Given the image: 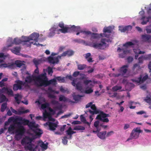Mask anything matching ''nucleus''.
I'll use <instances>...</instances> for the list:
<instances>
[{
    "mask_svg": "<svg viewBox=\"0 0 151 151\" xmlns=\"http://www.w3.org/2000/svg\"><path fill=\"white\" fill-rule=\"evenodd\" d=\"M111 41L109 39L105 38H102L101 40L100 43L98 42H93L91 43L92 47L100 50H103L108 46L106 42H111Z\"/></svg>",
    "mask_w": 151,
    "mask_h": 151,
    "instance_id": "f257e3e1",
    "label": "nucleus"
},
{
    "mask_svg": "<svg viewBox=\"0 0 151 151\" xmlns=\"http://www.w3.org/2000/svg\"><path fill=\"white\" fill-rule=\"evenodd\" d=\"M35 77L36 80L35 84H37V82L39 83V84H37L38 86H44L45 87L47 86V78L45 73H42Z\"/></svg>",
    "mask_w": 151,
    "mask_h": 151,
    "instance_id": "f03ea898",
    "label": "nucleus"
},
{
    "mask_svg": "<svg viewBox=\"0 0 151 151\" xmlns=\"http://www.w3.org/2000/svg\"><path fill=\"white\" fill-rule=\"evenodd\" d=\"M35 139L34 138H31L28 136H26L23 138L21 142L22 145H28L26 147L27 148L28 150H31L32 147L35 146V145L32 144V142Z\"/></svg>",
    "mask_w": 151,
    "mask_h": 151,
    "instance_id": "7ed1b4c3",
    "label": "nucleus"
},
{
    "mask_svg": "<svg viewBox=\"0 0 151 151\" xmlns=\"http://www.w3.org/2000/svg\"><path fill=\"white\" fill-rule=\"evenodd\" d=\"M142 132V131L139 128H136L134 129L130 134L129 138L127 139V141L137 139L139 137V134Z\"/></svg>",
    "mask_w": 151,
    "mask_h": 151,
    "instance_id": "20e7f679",
    "label": "nucleus"
},
{
    "mask_svg": "<svg viewBox=\"0 0 151 151\" xmlns=\"http://www.w3.org/2000/svg\"><path fill=\"white\" fill-rule=\"evenodd\" d=\"M109 116V114H106L103 111H101L99 114L97 115L96 119L99 120L103 122L108 123L109 122V120L106 117Z\"/></svg>",
    "mask_w": 151,
    "mask_h": 151,
    "instance_id": "39448f33",
    "label": "nucleus"
},
{
    "mask_svg": "<svg viewBox=\"0 0 151 151\" xmlns=\"http://www.w3.org/2000/svg\"><path fill=\"white\" fill-rule=\"evenodd\" d=\"M128 67L129 65H123L118 70V72L120 73H112V76L114 77H117L121 75L123 76L127 72Z\"/></svg>",
    "mask_w": 151,
    "mask_h": 151,
    "instance_id": "423d86ee",
    "label": "nucleus"
},
{
    "mask_svg": "<svg viewBox=\"0 0 151 151\" xmlns=\"http://www.w3.org/2000/svg\"><path fill=\"white\" fill-rule=\"evenodd\" d=\"M93 125L96 130V131L93 130V133H96L97 132H100L101 130V127L104 129H106L108 127L107 125H104V123H100L99 120L96 121L94 123Z\"/></svg>",
    "mask_w": 151,
    "mask_h": 151,
    "instance_id": "0eeeda50",
    "label": "nucleus"
},
{
    "mask_svg": "<svg viewBox=\"0 0 151 151\" xmlns=\"http://www.w3.org/2000/svg\"><path fill=\"white\" fill-rule=\"evenodd\" d=\"M15 122L17 124V125H26L28 124L29 120L23 119L22 117H20L16 118L15 119Z\"/></svg>",
    "mask_w": 151,
    "mask_h": 151,
    "instance_id": "6e6552de",
    "label": "nucleus"
},
{
    "mask_svg": "<svg viewBox=\"0 0 151 151\" xmlns=\"http://www.w3.org/2000/svg\"><path fill=\"white\" fill-rule=\"evenodd\" d=\"M61 57L60 55H58L57 57H53L50 56L47 58L48 62L51 64H54L58 63L59 62V59H60Z\"/></svg>",
    "mask_w": 151,
    "mask_h": 151,
    "instance_id": "1a4fd4ad",
    "label": "nucleus"
},
{
    "mask_svg": "<svg viewBox=\"0 0 151 151\" xmlns=\"http://www.w3.org/2000/svg\"><path fill=\"white\" fill-rule=\"evenodd\" d=\"M148 75H146L143 78L142 76L140 75L139 77L137 78V79H132V81L134 82H135L137 83H143L148 78Z\"/></svg>",
    "mask_w": 151,
    "mask_h": 151,
    "instance_id": "9d476101",
    "label": "nucleus"
},
{
    "mask_svg": "<svg viewBox=\"0 0 151 151\" xmlns=\"http://www.w3.org/2000/svg\"><path fill=\"white\" fill-rule=\"evenodd\" d=\"M18 127L15 131L16 134L22 136L25 132V129L24 127L21 125H17Z\"/></svg>",
    "mask_w": 151,
    "mask_h": 151,
    "instance_id": "9b49d317",
    "label": "nucleus"
},
{
    "mask_svg": "<svg viewBox=\"0 0 151 151\" xmlns=\"http://www.w3.org/2000/svg\"><path fill=\"white\" fill-rule=\"evenodd\" d=\"M35 77H36V76L31 75L27 76L25 78V82H24V83H25V85L30 84L33 82H35L36 83V80Z\"/></svg>",
    "mask_w": 151,
    "mask_h": 151,
    "instance_id": "f8f14e48",
    "label": "nucleus"
},
{
    "mask_svg": "<svg viewBox=\"0 0 151 151\" xmlns=\"http://www.w3.org/2000/svg\"><path fill=\"white\" fill-rule=\"evenodd\" d=\"M45 126H48L50 130L54 131L58 127V124L55 123L47 122L44 124Z\"/></svg>",
    "mask_w": 151,
    "mask_h": 151,
    "instance_id": "ddd939ff",
    "label": "nucleus"
},
{
    "mask_svg": "<svg viewBox=\"0 0 151 151\" xmlns=\"http://www.w3.org/2000/svg\"><path fill=\"white\" fill-rule=\"evenodd\" d=\"M91 109L93 110L92 111L91 109H89L88 111H87V112H89L92 115L94 114H97L99 113V111L97 109V108L95 104H92L91 105Z\"/></svg>",
    "mask_w": 151,
    "mask_h": 151,
    "instance_id": "4468645a",
    "label": "nucleus"
},
{
    "mask_svg": "<svg viewBox=\"0 0 151 151\" xmlns=\"http://www.w3.org/2000/svg\"><path fill=\"white\" fill-rule=\"evenodd\" d=\"M90 35H91L90 40L91 41H92V42L90 44L91 45V47H92V46L91 44V43H92V42H95L96 41H93V39H98L100 37V36H101V37L103 36V34L102 33H101L100 34H99L97 33H95L91 32V34H90ZM96 41L97 42V41Z\"/></svg>",
    "mask_w": 151,
    "mask_h": 151,
    "instance_id": "2eb2a0df",
    "label": "nucleus"
},
{
    "mask_svg": "<svg viewBox=\"0 0 151 151\" xmlns=\"http://www.w3.org/2000/svg\"><path fill=\"white\" fill-rule=\"evenodd\" d=\"M112 27L111 26L104 27L103 29V32H104L103 35H104V36L106 37H109L110 35L106 34V33L107 32L109 33H111L112 31Z\"/></svg>",
    "mask_w": 151,
    "mask_h": 151,
    "instance_id": "dca6fc26",
    "label": "nucleus"
},
{
    "mask_svg": "<svg viewBox=\"0 0 151 151\" xmlns=\"http://www.w3.org/2000/svg\"><path fill=\"white\" fill-rule=\"evenodd\" d=\"M76 80L74 79L73 80V81L71 83L72 85L76 87V89L78 91H81L82 90V87L81 86V83L80 82H78L76 84Z\"/></svg>",
    "mask_w": 151,
    "mask_h": 151,
    "instance_id": "f3484780",
    "label": "nucleus"
},
{
    "mask_svg": "<svg viewBox=\"0 0 151 151\" xmlns=\"http://www.w3.org/2000/svg\"><path fill=\"white\" fill-rule=\"evenodd\" d=\"M10 109L13 113L17 115H21L29 112V109H27L23 111L19 110L17 111V110L13 109L12 107H10Z\"/></svg>",
    "mask_w": 151,
    "mask_h": 151,
    "instance_id": "a211bd4d",
    "label": "nucleus"
},
{
    "mask_svg": "<svg viewBox=\"0 0 151 151\" xmlns=\"http://www.w3.org/2000/svg\"><path fill=\"white\" fill-rule=\"evenodd\" d=\"M39 37V34L36 33H33L29 36L30 39L31 40L35 41L36 42H38V38Z\"/></svg>",
    "mask_w": 151,
    "mask_h": 151,
    "instance_id": "6ab92c4d",
    "label": "nucleus"
},
{
    "mask_svg": "<svg viewBox=\"0 0 151 151\" xmlns=\"http://www.w3.org/2000/svg\"><path fill=\"white\" fill-rule=\"evenodd\" d=\"M141 68L139 64L136 63L134 64L132 68L133 71H134L133 73V74L135 75L138 73V71Z\"/></svg>",
    "mask_w": 151,
    "mask_h": 151,
    "instance_id": "aec40b11",
    "label": "nucleus"
},
{
    "mask_svg": "<svg viewBox=\"0 0 151 151\" xmlns=\"http://www.w3.org/2000/svg\"><path fill=\"white\" fill-rule=\"evenodd\" d=\"M96 133L98 137L101 139H106V131L97 132Z\"/></svg>",
    "mask_w": 151,
    "mask_h": 151,
    "instance_id": "412c9836",
    "label": "nucleus"
},
{
    "mask_svg": "<svg viewBox=\"0 0 151 151\" xmlns=\"http://www.w3.org/2000/svg\"><path fill=\"white\" fill-rule=\"evenodd\" d=\"M119 29L121 32H125L127 31L131 30L132 29V27L131 25H128L125 27L119 26Z\"/></svg>",
    "mask_w": 151,
    "mask_h": 151,
    "instance_id": "4be33fe9",
    "label": "nucleus"
},
{
    "mask_svg": "<svg viewBox=\"0 0 151 151\" xmlns=\"http://www.w3.org/2000/svg\"><path fill=\"white\" fill-rule=\"evenodd\" d=\"M74 54V52L73 50H69L64 52L60 55V56L61 57L62 56H65L66 55L70 56L73 55Z\"/></svg>",
    "mask_w": 151,
    "mask_h": 151,
    "instance_id": "5701e85b",
    "label": "nucleus"
},
{
    "mask_svg": "<svg viewBox=\"0 0 151 151\" xmlns=\"http://www.w3.org/2000/svg\"><path fill=\"white\" fill-rule=\"evenodd\" d=\"M14 65H16L17 67L20 68L21 66L24 67V69H26V66L25 64L23 63L20 60H16L15 61Z\"/></svg>",
    "mask_w": 151,
    "mask_h": 151,
    "instance_id": "b1692460",
    "label": "nucleus"
},
{
    "mask_svg": "<svg viewBox=\"0 0 151 151\" xmlns=\"http://www.w3.org/2000/svg\"><path fill=\"white\" fill-rule=\"evenodd\" d=\"M22 37L23 38L24 40H22V42H24V45L26 44V42H28L29 43V44L27 45V47H29V46H30L31 44L33 43V42H29V41L30 40H31V39H30L29 36V37Z\"/></svg>",
    "mask_w": 151,
    "mask_h": 151,
    "instance_id": "393cba45",
    "label": "nucleus"
},
{
    "mask_svg": "<svg viewBox=\"0 0 151 151\" xmlns=\"http://www.w3.org/2000/svg\"><path fill=\"white\" fill-rule=\"evenodd\" d=\"M151 38V36L149 35L145 34L142 35L141 38L143 42H147Z\"/></svg>",
    "mask_w": 151,
    "mask_h": 151,
    "instance_id": "a878e982",
    "label": "nucleus"
},
{
    "mask_svg": "<svg viewBox=\"0 0 151 151\" xmlns=\"http://www.w3.org/2000/svg\"><path fill=\"white\" fill-rule=\"evenodd\" d=\"M37 143V145H38V147L39 146H40L42 148H43L45 150L47 148L48 144L47 145L45 144L41 140L38 141Z\"/></svg>",
    "mask_w": 151,
    "mask_h": 151,
    "instance_id": "bb28decb",
    "label": "nucleus"
},
{
    "mask_svg": "<svg viewBox=\"0 0 151 151\" xmlns=\"http://www.w3.org/2000/svg\"><path fill=\"white\" fill-rule=\"evenodd\" d=\"M80 27L79 26H75L74 25H73L70 27V32H78L80 30Z\"/></svg>",
    "mask_w": 151,
    "mask_h": 151,
    "instance_id": "cd10ccee",
    "label": "nucleus"
},
{
    "mask_svg": "<svg viewBox=\"0 0 151 151\" xmlns=\"http://www.w3.org/2000/svg\"><path fill=\"white\" fill-rule=\"evenodd\" d=\"M14 63L8 64L6 63H3L0 64V68L9 67L12 68L14 66Z\"/></svg>",
    "mask_w": 151,
    "mask_h": 151,
    "instance_id": "c85d7f7f",
    "label": "nucleus"
},
{
    "mask_svg": "<svg viewBox=\"0 0 151 151\" xmlns=\"http://www.w3.org/2000/svg\"><path fill=\"white\" fill-rule=\"evenodd\" d=\"M21 48L19 47H16L12 50V52L15 54L19 55V53Z\"/></svg>",
    "mask_w": 151,
    "mask_h": 151,
    "instance_id": "c756f323",
    "label": "nucleus"
},
{
    "mask_svg": "<svg viewBox=\"0 0 151 151\" xmlns=\"http://www.w3.org/2000/svg\"><path fill=\"white\" fill-rule=\"evenodd\" d=\"M150 18V17H143L141 19L142 21L141 22V24L142 25L146 24L149 22V19Z\"/></svg>",
    "mask_w": 151,
    "mask_h": 151,
    "instance_id": "7c9ffc66",
    "label": "nucleus"
},
{
    "mask_svg": "<svg viewBox=\"0 0 151 151\" xmlns=\"http://www.w3.org/2000/svg\"><path fill=\"white\" fill-rule=\"evenodd\" d=\"M43 116L45 118L48 117L50 120H52L53 121H55V119L53 118H52L51 116H50V114L47 112L46 111H45V112L44 113Z\"/></svg>",
    "mask_w": 151,
    "mask_h": 151,
    "instance_id": "2f4dec72",
    "label": "nucleus"
},
{
    "mask_svg": "<svg viewBox=\"0 0 151 151\" xmlns=\"http://www.w3.org/2000/svg\"><path fill=\"white\" fill-rule=\"evenodd\" d=\"M123 53L119 54V57L124 58L125 57L126 55L130 52V50H123Z\"/></svg>",
    "mask_w": 151,
    "mask_h": 151,
    "instance_id": "473e14b6",
    "label": "nucleus"
},
{
    "mask_svg": "<svg viewBox=\"0 0 151 151\" xmlns=\"http://www.w3.org/2000/svg\"><path fill=\"white\" fill-rule=\"evenodd\" d=\"M70 27H65L64 28H62L61 30L62 31L61 33H65L67 32L70 33Z\"/></svg>",
    "mask_w": 151,
    "mask_h": 151,
    "instance_id": "72a5a7b5",
    "label": "nucleus"
},
{
    "mask_svg": "<svg viewBox=\"0 0 151 151\" xmlns=\"http://www.w3.org/2000/svg\"><path fill=\"white\" fill-rule=\"evenodd\" d=\"M134 44L131 42H126L125 44L123 45V46L127 48L128 47L132 46V47H134Z\"/></svg>",
    "mask_w": 151,
    "mask_h": 151,
    "instance_id": "f704fd0d",
    "label": "nucleus"
},
{
    "mask_svg": "<svg viewBox=\"0 0 151 151\" xmlns=\"http://www.w3.org/2000/svg\"><path fill=\"white\" fill-rule=\"evenodd\" d=\"M147 60V56L146 55H142L138 58V63H142L144 60Z\"/></svg>",
    "mask_w": 151,
    "mask_h": 151,
    "instance_id": "c9c22d12",
    "label": "nucleus"
},
{
    "mask_svg": "<svg viewBox=\"0 0 151 151\" xmlns=\"http://www.w3.org/2000/svg\"><path fill=\"white\" fill-rule=\"evenodd\" d=\"M17 85L19 88V89H22V86L25 85V83H24L21 81L18 80L16 82Z\"/></svg>",
    "mask_w": 151,
    "mask_h": 151,
    "instance_id": "e433bc0d",
    "label": "nucleus"
},
{
    "mask_svg": "<svg viewBox=\"0 0 151 151\" xmlns=\"http://www.w3.org/2000/svg\"><path fill=\"white\" fill-rule=\"evenodd\" d=\"M56 80L55 78L52 79L49 81H48L47 79V86L50 84L55 85L56 83Z\"/></svg>",
    "mask_w": 151,
    "mask_h": 151,
    "instance_id": "4c0bfd02",
    "label": "nucleus"
},
{
    "mask_svg": "<svg viewBox=\"0 0 151 151\" xmlns=\"http://www.w3.org/2000/svg\"><path fill=\"white\" fill-rule=\"evenodd\" d=\"M72 129L71 127H70L66 131V134L67 135L69 136V137L68 138V139H71L72 137Z\"/></svg>",
    "mask_w": 151,
    "mask_h": 151,
    "instance_id": "58836bf2",
    "label": "nucleus"
},
{
    "mask_svg": "<svg viewBox=\"0 0 151 151\" xmlns=\"http://www.w3.org/2000/svg\"><path fill=\"white\" fill-rule=\"evenodd\" d=\"M36 124L35 122H29L28 123L27 125L30 129H32L33 128H36L37 127L35 125Z\"/></svg>",
    "mask_w": 151,
    "mask_h": 151,
    "instance_id": "ea45409f",
    "label": "nucleus"
},
{
    "mask_svg": "<svg viewBox=\"0 0 151 151\" xmlns=\"http://www.w3.org/2000/svg\"><path fill=\"white\" fill-rule=\"evenodd\" d=\"M8 99L6 98V96L4 94L1 95L0 97V103H1L5 101L7 102Z\"/></svg>",
    "mask_w": 151,
    "mask_h": 151,
    "instance_id": "a19ab883",
    "label": "nucleus"
},
{
    "mask_svg": "<svg viewBox=\"0 0 151 151\" xmlns=\"http://www.w3.org/2000/svg\"><path fill=\"white\" fill-rule=\"evenodd\" d=\"M22 42V40L18 38H15L12 43V44H14L16 45H18Z\"/></svg>",
    "mask_w": 151,
    "mask_h": 151,
    "instance_id": "79ce46f5",
    "label": "nucleus"
},
{
    "mask_svg": "<svg viewBox=\"0 0 151 151\" xmlns=\"http://www.w3.org/2000/svg\"><path fill=\"white\" fill-rule=\"evenodd\" d=\"M56 28H53L51 29L50 30V32L49 34V36L50 37H52L55 34V32L56 31Z\"/></svg>",
    "mask_w": 151,
    "mask_h": 151,
    "instance_id": "37998d69",
    "label": "nucleus"
},
{
    "mask_svg": "<svg viewBox=\"0 0 151 151\" xmlns=\"http://www.w3.org/2000/svg\"><path fill=\"white\" fill-rule=\"evenodd\" d=\"M83 96L79 95L73 96V99L76 101H78L81 99V98Z\"/></svg>",
    "mask_w": 151,
    "mask_h": 151,
    "instance_id": "c03bdc74",
    "label": "nucleus"
},
{
    "mask_svg": "<svg viewBox=\"0 0 151 151\" xmlns=\"http://www.w3.org/2000/svg\"><path fill=\"white\" fill-rule=\"evenodd\" d=\"M7 103H4L2 104L1 107V111L4 112L6 109L7 106Z\"/></svg>",
    "mask_w": 151,
    "mask_h": 151,
    "instance_id": "a18cd8bd",
    "label": "nucleus"
},
{
    "mask_svg": "<svg viewBox=\"0 0 151 151\" xmlns=\"http://www.w3.org/2000/svg\"><path fill=\"white\" fill-rule=\"evenodd\" d=\"M86 65L85 64H78V69L80 70H83L86 68Z\"/></svg>",
    "mask_w": 151,
    "mask_h": 151,
    "instance_id": "49530a36",
    "label": "nucleus"
},
{
    "mask_svg": "<svg viewBox=\"0 0 151 151\" xmlns=\"http://www.w3.org/2000/svg\"><path fill=\"white\" fill-rule=\"evenodd\" d=\"M84 127L81 126H78L75 127L73 129L76 130H85Z\"/></svg>",
    "mask_w": 151,
    "mask_h": 151,
    "instance_id": "de8ad7c7",
    "label": "nucleus"
},
{
    "mask_svg": "<svg viewBox=\"0 0 151 151\" xmlns=\"http://www.w3.org/2000/svg\"><path fill=\"white\" fill-rule=\"evenodd\" d=\"M59 100L60 101L65 102L68 100V99L64 96L61 95L59 97Z\"/></svg>",
    "mask_w": 151,
    "mask_h": 151,
    "instance_id": "09e8293b",
    "label": "nucleus"
},
{
    "mask_svg": "<svg viewBox=\"0 0 151 151\" xmlns=\"http://www.w3.org/2000/svg\"><path fill=\"white\" fill-rule=\"evenodd\" d=\"M80 32L81 33H82V34L86 35L87 36L88 35H90V34H91V32H90V31H83V30H80Z\"/></svg>",
    "mask_w": 151,
    "mask_h": 151,
    "instance_id": "8fccbe9b",
    "label": "nucleus"
},
{
    "mask_svg": "<svg viewBox=\"0 0 151 151\" xmlns=\"http://www.w3.org/2000/svg\"><path fill=\"white\" fill-rule=\"evenodd\" d=\"M6 93L8 95L12 96H14L13 91L11 89H9L7 88V90Z\"/></svg>",
    "mask_w": 151,
    "mask_h": 151,
    "instance_id": "3c124183",
    "label": "nucleus"
},
{
    "mask_svg": "<svg viewBox=\"0 0 151 151\" xmlns=\"http://www.w3.org/2000/svg\"><path fill=\"white\" fill-rule=\"evenodd\" d=\"M55 79L59 81H61L63 83L65 82V78L64 77L62 78L60 76H58L56 77Z\"/></svg>",
    "mask_w": 151,
    "mask_h": 151,
    "instance_id": "603ef678",
    "label": "nucleus"
},
{
    "mask_svg": "<svg viewBox=\"0 0 151 151\" xmlns=\"http://www.w3.org/2000/svg\"><path fill=\"white\" fill-rule=\"evenodd\" d=\"M122 88V87L121 86H114L112 88V89L113 91H116L118 90L121 89Z\"/></svg>",
    "mask_w": 151,
    "mask_h": 151,
    "instance_id": "864d4df0",
    "label": "nucleus"
},
{
    "mask_svg": "<svg viewBox=\"0 0 151 151\" xmlns=\"http://www.w3.org/2000/svg\"><path fill=\"white\" fill-rule=\"evenodd\" d=\"M15 128V126L14 124H11L8 128V130L9 132L12 131Z\"/></svg>",
    "mask_w": 151,
    "mask_h": 151,
    "instance_id": "5fc2aeb1",
    "label": "nucleus"
},
{
    "mask_svg": "<svg viewBox=\"0 0 151 151\" xmlns=\"http://www.w3.org/2000/svg\"><path fill=\"white\" fill-rule=\"evenodd\" d=\"M68 139V138L66 136L64 137L63 139H62V142L65 145L68 142V140L67 139Z\"/></svg>",
    "mask_w": 151,
    "mask_h": 151,
    "instance_id": "6e6d98bb",
    "label": "nucleus"
},
{
    "mask_svg": "<svg viewBox=\"0 0 151 151\" xmlns=\"http://www.w3.org/2000/svg\"><path fill=\"white\" fill-rule=\"evenodd\" d=\"M147 33H151V25L149 26H147L146 29Z\"/></svg>",
    "mask_w": 151,
    "mask_h": 151,
    "instance_id": "4d7b16f0",
    "label": "nucleus"
},
{
    "mask_svg": "<svg viewBox=\"0 0 151 151\" xmlns=\"http://www.w3.org/2000/svg\"><path fill=\"white\" fill-rule=\"evenodd\" d=\"M7 90V88L4 87L2 89H0V92L1 93H6Z\"/></svg>",
    "mask_w": 151,
    "mask_h": 151,
    "instance_id": "13d9d810",
    "label": "nucleus"
},
{
    "mask_svg": "<svg viewBox=\"0 0 151 151\" xmlns=\"http://www.w3.org/2000/svg\"><path fill=\"white\" fill-rule=\"evenodd\" d=\"M33 62L35 65L36 67H38V65L39 64V61L36 59H34L33 60Z\"/></svg>",
    "mask_w": 151,
    "mask_h": 151,
    "instance_id": "bf43d9fd",
    "label": "nucleus"
},
{
    "mask_svg": "<svg viewBox=\"0 0 151 151\" xmlns=\"http://www.w3.org/2000/svg\"><path fill=\"white\" fill-rule=\"evenodd\" d=\"M91 54L90 53L88 52L86 54H85L83 55V56L86 59L88 58L91 57Z\"/></svg>",
    "mask_w": 151,
    "mask_h": 151,
    "instance_id": "052dcab7",
    "label": "nucleus"
},
{
    "mask_svg": "<svg viewBox=\"0 0 151 151\" xmlns=\"http://www.w3.org/2000/svg\"><path fill=\"white\" fill-rule=\"evenodd\" d=\"M40 130L39 129H37L35 131V133L36 135L38 136H40L42 134V132H40Z\"/></svg>",
    "mask_w": 151,
    "mask_h": 151,
    "instance_id": "680f3d73",
    "label": "nucleus"
},
{
    "mask_svg": "<svg viewBox=\"0 0 151 151\" xmlns=\"http://www.w3.org/2000/svg\"><path fill=\"white\" fill-rule=\"evenodd\" d=\"M48 105V103H45L41 105V107L42 109H44L46 108Z\"/></svg>",
    "mask_w": 151,
    "mask_h": 151,
    "instance_id": "e2e57ef3",
    "label": "nucleus"
},
{
    "mask_svg": "<svg viewBox=\"0 0 151 151\" xmlns=\"http://www.w3.org/2000/svg\"><path fill=\"white\" fill-rule=\"evenodd\" d=\"M48 73L49 74H52L53 73V71L52 68L50 67H48L47 68Z\"/></svg>",
    "mask_w": 151,
    "mask_h": 151,
    "instance_id": "0e129e2a",
    "label": "nucleus"
},
{
    "mask_svg": "<svg viewBox=\"0 0 151 151\" xmlns=\"http://www.w3.org/2000/svg\"><path fill=\"white\" fill-rule=\"evenodd\" d=\"M145 101L147 103H151V99L150 97H147L145 99Z\"/></svg>",
    "mask_w": 151,
    "mask_h": 151,
    "instance_id": "69168bd1",
    "label": "nucleus"
},
{
    "mask_svg": "<svg viewBox=\"0 0 151 151\" xmlns=\"http://www.w3.org/2000/svg\"><path fill=\"white\" fill-rule=\"evenodd\" d=\"M79 74H80V72L79 71H75L73 73V76L74 77H76L79 75Z\"/></svg>",
    "mask_w": 151,
    "mask_h": 151,
    "instance_id": "338daca9",
    "label": "nucleus"
},
{
    "mask_svg": "<svg viewBox=\"0 0 151 151\" xmlns=\"http://www.w3.org/2000/svg\"><path fill=\"white\" fill-rule=\"evenodd\" d=\"M93 92V90L91 88H90L86 90L85 91V93L87 94H89L92 93Z\"/></svg>",
    "mask_w": 151,
    "mask_h": 151,
    "instance_id": "774afa93",
    "label": "nucleus"
}]
</instances>
